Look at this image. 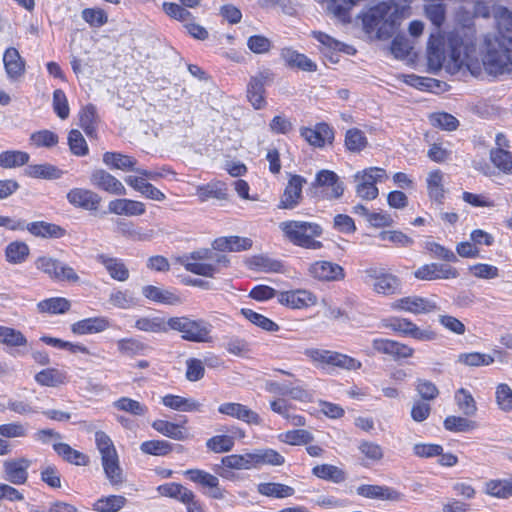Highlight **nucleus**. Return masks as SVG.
<instances>
[{
    "label": "nucleus",
    "instance_id": "obj_1",
    "mask_svg": "<svg viewBox=\"0 0 512 512\" xmlns=\"http://www.w3.org/2000/svg\"><path fill=\"white\" fill-rule=\"evenodd\" d=\"M497 31L484 36L480 63L475 45V34L469 28L450 33L445 39L439 32L430 36L427 48L429 68L442 67L450 74L469 71L479 76L481 67L491 75L509 72L512 67V11L498 6L493 12Z\"/></svg>",
    "mask_w": 512,
    "mask_h": 512
},
{
    "label": "nucleus",
    "instance_id": "obj_2",
    "mask_svg": "<svg viewBox=\"0 0 512 512\" xmlns=\"http://www.w3.org/2000/svg\"><path fill=\"white\" fill-rule=\"evenodd\" d=\"M409 7L394 0L381 2L363 15V26L368 34L377 39H388L396 32L403 18L408 16Z\"/></svg>",
    "mask_w": 512,
    "mask_h": 512
},
{
    "label": "nucleus",
    "instance_id": "obj_3",
    "mask_svg": "<svg viewBox=\"0 0 512 512\" xmlns=\"http://www.w3.org/2000/svg\"><path fill=\"white\" fill-rule=\"evenodd\" d=\"M175 261L188 272L207 278H214L230 264L227 256L215 252L214 249L207 248L179 256Z\"/></svg>",
    "mask_w": 512,
    "mask_h": 512
},
{
    "label": "nucleus",
    "instance_id": "obj_4",
    "mask_svg": "<svg viewBox=\"0 0 512 512\" xmlns=\"http://www.w3.org/2000/svg\"><path fill=\"white\" fill-rule=\"evenodd\" d=\"M284 237L294 244L305 249L318 250L323 247L316 238L323 233L322 227L314 222L289 220L279 224Z\"/></svg>",
    "mask_w": 512,
    "mask_h": 512
},
{
    "label": "nucleus",
    "instance_id": "obj_5",
    "mask_svg": "<svg viewBox=\"0 0 512 512\" xmlns=\"http://www.w3.org/2000/svg\"><path fill=\"white\" fill-rule=\"evenodd\" d=\"M168 331L181 333L185 341L195 343L212 342V325L204 319H192L188 316H176L168 319Z\"/></svg>",
    "mask_w": 512,
    "mask_h": 512
},
{
    "label": "nucleus",
    "instance_id": "obj_6",
    "mask_svg": "<svg viewBox=\"0 0 512 512\" xmlns=\"http://www.w3.org/2000/svg\"><path fill=\"white\" fill-rule=\"evenodd\" d=\"M356 195L363 200H374L379 195L376 186L388 178L386 171L380 167H369L358 171L353 176Z\"/></svg>",
    "mask_w": 512,
    "mask_h": 512
},
{
    "label": "nucleus",
    "instance_id": "obj_7",
    "mask_svg": "<svg viewBox=\"0 0 512 512\" xmlns=\"http://www.w3.org/2000/svg\"><path fill=\"white\" fill-rule=\"evenodd\" d=\"M35 266L54 280L68 282H77L79 280V276L72 267L49 256L38 257L35 261Z\"/></svg>",
    "mask_w": 512,
    "mask_h": 512
},
{
    "label": "nucleus",
    "instance_id": "obj_8",
    "mask_svg": "<svg viewBox=\"0 0 512 512\" xmlns=\"http://www.w3.org/2000/svg\"><path fill=\"white\" fill-rule=\"evenodd\" d=\"M274 74L269 69H263L252 76L247 85V98L252 106L259 110L265 107V85L271 83Z\"/></svg>",
    "mask_w": 512,
    "mask_h": 512
},
{
    "label": "nucleus",
    "instance_id": "obj_9",
    "mask_svg": "<svg viewBox=\"0 0 512 512\" xmlns=\"http://www.w3.org/2000/svg\"><path fill=\"white\" fill-rule=\"evenodd\" d=\"M391 308L393 310L404 311L415 315L428 314L439 309L437 303L433 299L417 295L397 299L391 304Z\"/></svg>",
    "mask_w": 512,
    "mask_h": 512
},
{
    "label": "nucleus",
    "instance_id": "obj_10",
    "mask_svg": "<svg viewBox=\"0 0 512 512\" xmlns=\"http://www.w3.org/2000/svg\"><path fill=\"white\" fill-rule=\"evenodd\" d=\"M365 273L372 282L374 292L393 295L399 291L400 280L395 275L378 268H369Z\"/></svg>",
    "mask_w": 512,
    "mask_h": 512
},
{
    "label": "nucleus",
    "instance_id": "obj_11",
    "mask_svg": "<svg viewBox=\"0 0 512 512\" xmlns=\"http://www.w3.org/2000/svg\"><path fill=\"white\" fill-rule=\"evenodd\" d=\"M314 188H322L324 197L329 200L339 199L344 193V184L339 176L331 170H320L312 183Z\"/></svg>",
    "mask_w": 512,
    "mask_h": 512
},
{
    "label": "nucleus",
    "instance_id": "obj_12",
    "mask_svg": "<svg viewBox=\"0 0 512 512\" xmlns=\"http://www.w3.org/2000/svg\"><path fill=\"white\" fill-rule=\"evenodd\" d=\"M310 277L321 282H337L345 278L342 266L331 261H315L308 267Z\"/></svg>",
    "mask_w": 512,
    "mask_h": 512
},
{
    "label": "nucleus",
    "instance_id": "obj_13",
    "mask_svg": "<svg viewBox=\"0 0 512 512\" xmlns=\"http://www.w3.org/2000/svg\"><path fill=\"white\" fill-rule=\"evenodd\" d=\"M278 301L292 309H304L317 304V297L305 289L283 291L278 295Z\"/></svg>",
    "mask_w": 512,
    "mask_h": 512
},
{
    "label": "nucleus",
    "instance_id": "obj_14",
    "mask_svg": "<svg viewBox=\"0 0 512 512\" xmlns=\"http://www.w3.org/2000/svg\"><path fill=\"white\" fill-rule=\"evenodd\" d=\"M306 179L300 175H291L281 196L278 208L294 209L302 200V188Z\"/></svg>",
    "mask_w": 512,
    "mask_h": 512
},
{
    "label": "nucleus",
    "instance_id": "obj_15",
    "mask_svg": "<svg viewBox=\"0 0 512 512\" xmlns=\"http://www.w3.org/2000/svg\"><path fill=\"white\" fill-rule=\"evenodd\" d=\"M91 184L109 194L122 196L126 194V188L120 180L103 169L94 170L90 176Z\"/></svg>",
    "mask_w": 512,
    "mask_h": 512
},
{
    "label": "nucleus",
    "instance_id": "obj_16",
    "mask_svg": "<svg viewBox=\"0 0 512 512\" xmlns=\"http://www.w3.org/2000/svg\"><path fill=\"white\" fill-rule=\"evenodd\" d=\"M414 276L420 280H437V279H454L458 276V272L450 265L431 263L419 267Z\"/></svg>",
    "mask_w": 512,
    "mask_h": 512
},
{
    "label": "nucleus",
    "instance_id": "obj_17",
    "mask_svg": "<svg viewBox=\"0 0 512 512\" xmlns=\"http://www.w3.org/2000/svg\"><path fill=\"white\" fill-rule=\"evenodd\" d=\"M31 462L25 458L11 459L3 463L4 479L15 485L25 484Z\"/></svg>",
    "mask_w": 512,
    "mask_h": 512
},
{
    "label": "nucleus",
    "instance_id": "obj_18",
    "mask_svg": "<svg viewBox=\"0 0 512 512\" xmlns=\"http://www.w3.org/2000/svg\"><path fill=\"white\" fill-rule=\"evenodd\" d=\"M66 197L71 205L85 210H97L101 202L97 193L85 188H73Z\"/></svg>",
    "mask_w": 512,
    "mask_h": 512
},
{
    "label": "nucleus",
    "instance_id": "obj_19",
    "mask_svg": "<svg viewBox=\"0 0 512 512\" xmlns=\"http://www.w3.org/2000/svg\"><path fill=\"white\" fill-rule=\"evenodd\" d=\"M6 75L11 81L19 80L26 70V62L15 47H9L3 54Z\"/></svg>",
    "mask_w": 512,
    "mask_h": 512
},
{
    "label": "nucleus",
    "instance_id": "obj_20",
    "mask_svg": "<svg viewBox=\"0 0 512 512\" xmlns=\"http://www.w3.org/2000/svg\"><path fill=\"white\" fill-rule=\"evenodd\" d=\"M219 413L227 415L238 420L244 421L248 424L259 425L261 424V418L255 411L249 409L247 406L235 403L227 402L223 403L218 407Z\"/></svg>",
    "mask_w": 512,
    "mask_h": 512
},
{
    "label": "nucleus",
    "instance_id": "obj_21",
    "mask_svg": "<svg viewBox=\"0 0 512 512\" xmlns=\"http://www.w3.org/2000/svg\"><path fill=\"white\" fill-rule=\"evenodd\" d=\"M360 496L370 499H381L389 501H401L404 495L394 488L380 485H361L357 488Z\"/></svg>",
    "mask_w": 512,
    "mask_h": 512
},
{
    "label": "nucleus",
    "instance_id": "obj_22",
    "mask_svg": "<svg viewBox=\"0 0 512 512\" xmlns=\"http://www.w3.org/2000/svg\"><path fill=\"white\" fill-rule=\"evenodd\" d=\"M108 210L110 213L125 216H140L146 212V207L143 202L120 198L109 202Z\"/></svg>",
    "mask_w": 512,
    "mask_h": 512
},
{
    "label": "nucleus",
    "instance_id": "obj_23",
    "mask_svg": "<svg viewBox=\"0 0 512 512\" xmlns=\"http://www.w3.org/2000/svg\"><path fill=\"white\" fill-rule=\"evenodd\" d=\"M252 240L247 237L228 236L219 237L214 240L212 246L214 250L228 251V252H241L248 250L252 247Z\"/></svg>",
    "mask_w": 512,
    "mask_h": 512
},
{
    "label": "nucleus",
    "instance_id": "obj_24",
    "mask_svg": "<svg viewBox=\"0 0 512 512\" xmlns=\"http://www.w3.org/2000/svg\"><path fill=\"white\" fill-rule=\"evenodd\" d=\"M280 55L285 64L291 68L308 72H314L317 69V65L311 59L290 48L282 49Z\"/></svg>",
    "mask_w": 512,
    "mask_h": 512
},
{
    "label": "nucleus",
    "instance_id": "obj_25",
    "mask_svg": "<svg viewBox=\"0 0 512 512\" xmlns=\"http://www.w3.org/2000/svg\"><path fill=\"white\" fill-rule=\"evenodd\" d=\"M162 404L172 410L181 412H199L202 409V404L197 400L173 394L162 397Z\"/></svg>",
    "mask_w": 512,
    "mask_h": 512
},
{
    "label": "nucleus",
    "instance_id": "obj_26",
    "mask_svg": "<svg viewBox=\"0 0 512 512\" xmlns=\"http://www.w3.org/2000/svg\"><path fill=\"white\" fill-rule=\"evenodd\" d=\"M110 327V322L106 317L99 316L87 318L74 323L71 327L73 333L79 335L99 333Z\"/></svg>",
    "mask_w": 512,
    "mask_h": 512
},
{
    "label": "nucleus",
    "instance_id": "obj_27",
    "mask_svg": "<svg viewBox=\"0 0 512 512\" xmlns=\"http://www.w3.org/2000/svg\"><path fill=\"white\" fill-rule=\"evenodd\" d=\"M97 261L105 267L114 280L124 282L129 278V270L121 259L100 254L97 256Z\"/></svg>",
    "mask_w": 512,
    "mask_h": 512
},
{
    "label": "nucleus",
    "instance_id": "obj_28",
    "mask_svg": "<svg viewBox=\"0 0 512 512\" xmlns=\"http://www.w3.org/2000/svg\"><path fill=\"white\" fill-rule=\"evenodd\" d=\"M300 134L309 144L317 147L323 146L326 140H330L333 137L332 130L325 123L316 125L314 129L301 128Z\"/></svg>",
    "mask_w": 512,
    "mask_h": 512
},
{
    "label": "nucleus",
    "instance_id": "obj_29",
    "mask_svg": "<svg viewBox=\"0 0 512 512\" xmlns=\"http://www.w3.org/2000/svg\"><path fill=\"white\" fill-rule=\"evenodd\" d=\"M32 235L42 238H61L65 235V230L59 225L45 221H35L28 223L25 227Z\"/></svg>",
    "mask_w": 512,
    "mask_h": 512
},
{
    "label": "nucleus",
    "instance_id": "obj_30",
    "mask_svg": "<svg viewBox=\"0 0 512 512\" xmlns=\"http://www.w3.org/2000/svg\"><path fill=\"white\" fill-rule=\"evenodd\" d=\"M160 495L176 499L186 506L195 498L194 493L178 483H166L157 487Z\"/></svg>",
    "mask_w": 512,
    "mask_h": 512
},
{
    "label": "nucleus",
    "instance_id": "obj_31",
    "mask_svg": "<svg viewBox=\"0 0 512 512\" xmlns=\"http://www.w3.org/2000/svg\"><path fill=\"white\" fill-rule=\"evenodd\" d=\"M103 163L111 169L135 172L137 161L128 155L106 152L103 154Z\"/></svg>",
    "mask_w": 512,
    "mask_h": 512
},
{
    "label": "nucleus",
    "instance_id": "obj_32",
    "mask_svg": "<svg viewBox=\"0 0 512 512\" xmlns=\"http://www.w3.org/2000/svg\"><path fill=\"white\" fill-rule=\"evenodd\" d=\"M116 345L118 352L125 357L143 356L149 350L147 344L133 337L119 339Z\"/></svg>",
    "mask_w": 512,
    "mask_h": 512
},
{
    "label": "nucleus",
    "instance_id": "obj_33",
    "mask_svg": "<svg viewBox=\"0 0 512 512\" xmlns=\"http://www.w3.org/2000/svg\"><path fill=\"white\" fill-rule=\"evenodd\" d=\"M53 449L60 457L71 464L86 466L89 463V457L87 455L73 449L67 443L55 442L53 443Z\"/></svg>",
    "mask_w": 512,
    "mask_h": 512
},
{
    "label": "nucleus",
    "instance_id": "obj_34",
    "mask_svg": "<svg viewBox=\"0 0 512 512\" xmlns=\"http://www.w3.org/2000/svg\"><path fill=\"white\" fill-rule=\"evenodd\" d=\"M142 293L146 298L162 304L177 305L182 302L177 294L152 285L143 287Z\"/></svg>",
    "mask_w": 512,
    "mask_h": 512
},
{
    "label": "nucleus",
    "instance_id": "obj_35",
    "mask_svg": "<svg viewBox=\"0 0 512 512\" xmlns=\"http://www.w3.org/2000/svg\"><path fill=\"white\" fill-rule=\"evenodd\" d=\"M224 466L230 469L249 470L257 468L255 451L246 454H232L222 458Z\"/></svg>",
    "mask_w": 512,
    "mask_h": 512
},
{
    "label": "nucleus",
    "instance_id": "obj_36",
    "mask_svg": "<svg viewBox=\"0 0 512 512\" xmlns=\"http://www.w3.org/2000/svg\"><path fill=\"white\" fill-rule=\"evenodd\" d=\"M152 428L173 440L183 441L188 438L187 432L181 425L166 420H155L152 423Z\"/></svg>",
    "mask_w": 512,
    "mask_h": 512
},
{
    "label": "nucleus",
    "instance_id": "obj_37",
    "mask_svg": "<svg viewBox=\"0 0 512 512\" xmlns=\"http://www.w3.org/2000/svg\"><path fill=\"white\" fill-rule=\"evenodd\" d=\"M196 194L201 202H206L210 198L225 200L227 199V188L222 182H211L206 185L198 186Z\"/></svg>",
    "mask_w": 512,
    "mask_h": 512
},
{
    "label": "nucleus",
    "instance_id": "obj_38",
    "mask_svg": "<svg viewBox=\"0 0 512 512\" xmlns=\"http://www.w3.org/2000/svg\"><path fill=\"white\" fill-rule=\"evenodd\" d=\"M35 380L42 386L55 387L66 383L67 374L56 368H47L38 372Z\"/></svg>",
    "mask_w": 512,
    "mask_h": 512
},
{
    "label": "nucleus",
    "instance_id": "obj_39",
    "mask_svg": "<svg viewBox=\"0 0 512 512\" xmlns=\"http://www.w3.org/2000/svg\"><path fill=\"white\" fill-rule=\"evenodd\" d=\"M257 491L261 495L278 499L291 497L295 493L293 487L273 482L260 483L257 487Z\"/></svg>",
    "mask_w": 512,
    "mask_h": 512
},
{
    "label": "nucleus",
    "instance_id": "obj_40",
    "mask_svg": "<svg viewBox=\"0 0 512 512\" xmlns=\"http://www.w3.org/2000/svg\"><path fill=\"white\" fill-rule=\"evenodd\" d=\"M485 493L496 498L507 499L512 496V481L493 479L485 483Z\"/></svg>",
    "mask_w": 512,
    "mask_h": 512
},
{
    "label": "nucleus",
    "instance_id": "obj_41",
    "mask_svg": "<svg viewBox=\"0 0 512 512\" xmlns=\"http://www.w3.org/2000/svg\"><path fill=\"white\" fill-rule=\"evenodd\" d=\"M168 320L161 317H141L136 320L135 328L149 333H167Z\"/></svg>",
    "mask_w": 512,
    "mask_h": 512
},
{
    "label": "nucleus",
    "instance_id": "obj_42",
    "mask_svg": "<svg viewBox=\"0 0 512 512\" xmlns=\"http://www.w3.org/2000/svg\"><path fill=\"white\" fill-rule=\"evenodd\" d=\"M127 499L121 495H109L101 497L93 503L96 512H118L126 505Z\"/></svg>",
    "mask_w": 512,
    "mask_h": 512
},
{
    "label": "nucleus",
    "instance_id": "obj_43",
    "mask_svg": "<svg viewBox=\"0 0 512 512\" xmlns=\"http://www.w3.org/2000/svg\"><path fill=\"white\" fill-rule=\"evenodd\" d=\"M29 154L19 150H7L0 153V167L12 169L28 163Z\"/></svg>",
    "mask_w": 512,
    "mask_h": 512
},
{
    "label": "nucleus",
    "instance_id": "obj_44",
    "mask_svg": "<svg viewBox=\"0 0 512 512\" xmlns=\"http://www.w3.org/2000/svg\"><path fill=\"white\" fill-rule=\"evenodd\" d=\"M106 478L112 485L123 483V472L119 465L118 455L107 457L101 460Z\"/></svg>",
    "mask_w": 512,
    "mask_h": 512
},
{
    "label": "nucleus",
    "instance_id": "obj_45",
    "mask_svg": "<svg viewBox=\"0 0 512 512\" xmlns=\"http://www.w3.org/2000/svg\"><path fill=\"white\" fill-rule=\"evenodd\" d=\"M30 249L25 242L14 241L5 249L6 260L11 264L23 263L29 256Z\"/></svg>",
    "mask_w": 512,
    "mask_h": 512
},
{
    "label": "nucleus",
    "instance_id": "obj_46",
    "mask_svg": "<svg viewBox=\"0 0 512 512\" xmlns=\"http://www.w3.org/2000/svg\"><path fill=\"white\" fill-rule=\"evenodd\" d=\"M444 174L440 170L431 171L427 177V189L430 198L441 201L444 198Z\"/></svg>",
    "mask_w": 512,
    "mask_h": 512
},
{
    "label": "nucleus",
    "instance_id": "obj_47",
    "mask_svg": "<svg viewBox=\"0 0 512 512\" xmlns=\"http://www.w3.org/2000/svg\"><path fill=\"white\" fill-rule=\"evenodd\" d=\"M457 363L468 367L489 366L494 363L490 354L480 352L461 353L457 357Z\"/></svg>",
    "mask_w": 512,
    "mask_h": 512
},
{
    "label": "nucleus",
    "instance_id": "obj_48",
    "mask_svg": "<svg viewBox=\"0 0 512 512\" xmlns=\"http://www.w3.org/2000/svg\"><path fill=\"white\" fill-rule=\"evenodd\" d=\"M114 408L129 413L133 416L142 417L148 412V407L139 401L128 397H121L113 402Z\"/></svg>",
    "mask_w": 512,
    "mask_h": 512
},
{
    "label": "nucleus",
    "instance_id": "obj_49",
    "mask_svg": "<svg viewBox=\"0 0 512 512\" xmlns=\"http://www.w3.org/2000/svg\"><path fill=\"white\" fill-rule=\"evenodd\" d=\"M490 160L503 173L512 174V153L507 149H491Z\"/></svg>",
    "mask_w": 512,
    "mask_h": 512
},
{
    "label": "nucleus",
    "instance_id": "obj_50",
    "mask_svg": "<svg viewBox=\"0 0 512 512\" xmlns=\"http://www.w3.org/2000/svg\"><path fill=\"white\" fill-rule=\"evenodd\" d=\"M41 313L61 314L70 308V302L66 298L56 297L45 299L37 304Z\"/></svg>",
    "mask_w": 512,
    "mask_h": 512
},
{
    "label": "nucleus",
    "instance_id": "obj_51",
    "mask_svg": "<svg viewBox=\"0 0 512 512\" xmlns=\"http://www.w3.org/2000/svg\"><path fill=\"white\" fill-rule=\"evenodd\" d=\"M28 176L43 179H58L62 176V171L51 164L30 165L26 169Z\"/></svg>",
    "mask_w": 512,
    "mask_h": 512
},
{
    "label": "nucleus",
    "instance_id": "obj_52",
    "mask_svg": "<svg viewBox=\"0 0 512 512\" xmlns=\"http://www.w3.org/2000/svg\"><path fill=\"white\" fill-rule=\"evenodd\" d=\"M456 404L466 416H473L477 412V405L472 394L465 388H460L455 392Z\"/></svg>",
    "mask_w": 512,
    "mask_h": 512
},
{
    "label": "nucleus",
    "instance_id": "obj_53",
    "mask_svg": "<svg viewBox=\"0 0 512 512\" xmlns=\"http://www.w3.org/2000/svg\"><path fill=\"white\" fill-rule=\"evenodd\" d=\"M0 344L9 347H20L27 344V339L19 330L7 326H0Z\"/></svg>",
    "mask_w": 512,
    "mask_h": 512
},
{
    "label": "nucleus",
    "instance_id": "obj_54",
    "mask_svg": "<svg viewBox=\"0 0 512 512\" xmlns=\"http://www.w3.org/2000/svg\"><path fill=\"white\" fill-rule=\"evenodd\" d=\"M173 449V445L166 440H149L141 444L140 450L149 455L165 456Z\"/></svg>",
    "mask_w": 512,
    "mask_h": 512
},
{
    "label": "nucleus",
    "instance_id": "obj_55",
    "mask_svg": "<svg viewBox=\"0 0 512 512\" xmlns=\"http://www.w3.org/2000/svg\"><path fill=\"white\" fill-rule=\"evenodd\" d=\"M312 472L318 478L331 480L336 483L345 479L344 472L338 467L330 464L317 465L313 468Z\"/></svg>",
    "mask_w": 512,
    "mask_h": 512
},
{
    "label": "nucleus",
    "instance_id": "obj_56",
    "mask_svg": "<svg viewBox=\"0 0 512 512\" xmlns=\"http://www.w3.org/2000/svg\"><path fill=\"white\" fill-rule=\"evenodd\" d=\"M444 427L452 432H468L477 427L475 421L459 416H448L444 420Z\"/></svg>",
    "mask_w": 512,
    "mask_h": 512
},
{
    "label": "nucleus",
    "instance_id": "obj_57",
    "mask_svg": "<svg viewBox=\"0 0 512 512\" xmlns=\"http://www.w3.org/2000/svg\"><path fill=\"white\" fill-rule=\"evenodd\" d=\"M257 468L262 465L280 466L284 464V457L273 449L255 450Z\"/></svg>",
    "mask_w": 512,
    "mask_h": 512
},
{
    "label": "nucleus",
    "instance_id": "obj_58",
    "mask_svg": "<svg viewBox=\"0 0 512 512\" xmlns=\"http://www.w3.org/2000/svg\"><path fill=\"white\" fill-rule=\"evenodd\" d=\"M81 17L93 28L102 27L108 22L107 13L101 8H85L81 12Z\"/></svg>",
    "mask_w": 512,
    "mask_h": 512
},
{
    "label": "nucleus",
    "instance_id": "obj_59",
    "mask_svg": "<svg viewBox=\"0 0 512 512\" xmlns=\"http://www.w3.org/2000/svg\"><path fill=\"white\" fill-rule=\"evenodd\" d=\"M345 145L351 152H360L367 146V138L361 130L353 128L346 132Z\"/></svg>",
    "mask_w": 512,
    "mask_h": 512
},
{
    "label": "nucleus",
    "instance_id": "obj_60",
    "mask_svg": "<svg viewBox=\"0 0 512 512\" xmlns=\"http://www.w3.org/2000/svg\"><path fill=\"white\" fill-rule=\"evenodd\" d=\"M280 439L289 445H306L313 441V435L307 430L298 429L281 434Z\"/></svg>",
    "mask_w": 512,
    "mask_h": 512
},
{
    "label": "nucleus",
    "instance_id": "obj_61",
    "mask_svg": "<svg viewBox=\"0 0 512 512\" xmlns=\"http://www.w3.org/2000/svg\"><path fill=\"white\" fill-rule=\"evenodd\" d=\"M185 475L193 482L198 483L204 487L216 488L219 485V479L200 469H190L185 471Z\"/></svg>",
    "mask_w": 512,
    "mask_h": 512
},
{
    "label": "nucleus",
    "instance_id": "obj_62",
    "mask_svg": "<svg viewBox=\"0 0 512 512\" xmlns=\"http://www.w3.org/2000/svg\"><path fill=\"white\" fill-rule=\"evenodd\" d=\"M96 109L93 105H87L80 112V126L88 136H93L96 131Z\"/></svg>",
    "mask_w": 512,
    "mask_h": 512
},
{
    "label": "nucleus",
    "instance_id": "obj_63",
    "mask_svg": "<svg viewBox=\"0 0 512 512\" xmlns=\"http://www.w3.org/2000/svg\"><path fill=\"white\" fill-rule=\"evenodd\" d=\"M495 398L497 406L504 412L512 410V389L509 385L501 383L496 387Z\"/></svg>",
    "mask_w": 512,
    "mask_h": 512
},
{
    "label": "nucleus",
    "instance_id": "obj_64",
    "mask_svg": "<svg viewBox=\"0 0 512 512\" xmlns=\"http://www.w3.org/2000/svg\"><path fill=\"white\" fill-rule=\"evenodd\" d=\"M206 446L215 453L228 452L234 446V438L228 435H216L207 440Z\"/></svg>",
    "mask_w": 512,
    "mask_h": 512
}]
</instances>
